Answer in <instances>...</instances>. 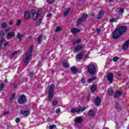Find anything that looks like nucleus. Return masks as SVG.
<instances>
[{
    "label": "nucleus",
    "mask_w": 129,
    "mask_h": 129,
    "mask_svg": "<svg viewBox=\"0 0 129 129\" xmlns=\"http://www.w3.org/2000/svg\"><path fill=\"white\" fill-rule=\"evenodd\" d=\"M4 87H5V85L4 84V83H2L0 84V91H2Z\"/></svg>",
    "instance_id": "f704fd0d"
},
{
    "label": "nucleus",
    "mask_w": 129,
    "mask_h": 129,
    "mask_svg": "<svg viewBox=\"0 0 129 129\" xmlns=\"http://www.w3.org/2000/svg\"><path fill=\"white\" fill-rule=\"evenodd\" d=\"M115 108H117V109H119V104H118V103H116V105H115Z\"/></svg>",
    "instance_id": "a18cd8bd"
},
{
    "label": "nucleus",
    "mask_w": 129,
    "mask_h": 129,
    "mask_svg": "<svg viewBox=\"0 0 129 129\" xmlns=\"http://www.w3.org/2000/svg\"><path fill=\"white\" fill-rule=\"evenodd\" d=\"M53 96H54V93H48V96L47 97L48 98V101H51L53 98Z\"/></svg>",
    "instance_id": "412c9836"
},
{
    "label": "nucleus",
    "mask_w": 129,
    "mask_h": 129,
    "mask_svg": "<svg viewBox=\"0 0 129 129\" xmlns=\"http://www.w3.org/2000/svg\"><path fill=\"white\" fill-rule=\"evenodd\" d=\"M72 43L73 45H75V44H76V41H75L74 39H73L72 40Z\"/></svg>",
    "instance_id": "5fc2aeb1"
},
{
    "label": "nucleus",
    "mask_w": 129,
    "mask_h": 129,
    "mask_svg": "<svg viewBox=\"0 0 129 129\" xmlns=\"http://www.w3.org/2000/svg\"><path fill=\"white\" fill-rule=\"evenodd\" d=\"M21 23H22V20H21V19H19L16 22V25L18 27H19V26H20V25H21Z\"/></svg>",
    "instance_id": "72a5a7b5"
},
{
    "label": "nucleus",
    "mask_w": 129,
    "mask_h": 129,
    "mask_svg": "<svg viewBox=\"0 0 129 129\" xmlns=\"http://www.w3.org/2000/svg\"><path fill=\"white\" fill-rule=\"evenodd\" d=\"M60 111H61V110H60V108H58L56 110L55 112L56 113H59V112H60Z\"/></svg>",
    "instance_id": "3c124183"
},
{
    "label": "nucleus",
    "mask_w": 129,
    "mask_h": 129,
    "mask_svg": "<svg viewBox=\"0 0 129 129\" xmlns=\"http://www.w3.org/2000/svg\"><path fill=\"white\" fill-rule=\"evenodd\" d=\"M81 82H82L83 84H85V78H82L81 80Z\"/></svg>",
    "instance_id": "49530a36"
},
{
    "label": "nucleus",
    "mask_w": 129,
    "mask_h": 129,
    "mask_svg": "<svg viewBox=\"0 0 129 129\" xmlns=\"http://www.w3.org/2000/svg\"><path fill=\"white\" fill-rule=\"evenodd\" d=\"M26 110H20V113L24 115V116H28L29 114H30V110H29V108H26Z\"/></svg>",
    "instance_id": "0eeeda50"
},
{
    "label": "nucleus",
    "mask_w": 129,
    "mask_h": 129,
    "mask_svg": "<svg viewBox=\"0 0 129 129\" xmlns=\"http://www.w3.org/2000/svg\"><path fill=\"white\" fill-rule=\"evenodd\" d=\"M91 90L92 92H95V91H96V85L94 84V85H92V86L91 87Z\"/></svg>",
    "instance_id": "bb28decb"
},
{
    "label": "nucleus",
    "mask_w": 129,
    "mask_h": 129,
    "mask_svg": "<svg viewBox=\"0 0 129 129\" xmlns=\"http://www.w3.org/2000/svg\"><path fill=\"white\" fill-rule=\"evenodd\" d=\"M10 25H11V26L13 25V23L11 21L10 22Z\"/></svg>",
    "instance_id": "338daca9"
},
{
    "label": "nucleus",
    "mask_w": 129,
    "mask_h": 129,
    "mask_svg": "<svg viewBox=\"0 0 129 129\" xmlns=\"http://www.w3.org/2000/svg\"><path fill=\"white\" fill-rule=\"evenodd\" d=\"M118 59H119V58H118V57L115 56L113 58V62H117V60H118Z\"/></svg>",
    "instance_id": "ea45409f"
},
{
    "label": "nucleus",
    "mask_w": 129,
    "mask_h": 129,
    "mask_svg": "<svg viewBox=\"0 0 129 129\" xmlns=\"http://www.w3.org/2000/svg\"><path fill=\"white\" fill-rule=\"evenodd\" d=\"M119 18L117 17L116 18H112L109 20V23H116L117 22V20H118Z\"/></svg>",
    "instance_id": "393cba45"
},
{
    "label": "nucleus",
    "mask_w": 129,
    "mask_h": 129,
    "mask_svg": "<svg viewBox=\"0 0 129 129\" xmlns=\"http://www.w3.org/2000/svg\"><path fill=\"white\" fill-rule=\"evenodd\" d=\"M88 71L90 75L93 76V75H95V74H96V72H97V70L95 67V65H94V64L93 63H92V64H89L88 66Z\"/></svg>",
    "instance_id": "7ed1b4c3"
},
{
    "label": "nucleus",
    "mask_w": 129,
    "mask_h": 129,
    "mask_svg": "<svg viewBox=\"0 0 129 129\" xmlns=\"http://www.w3.org/2000/svg\"><path fill=\"white\" fill-rule=\"evenodd\" d=\"M88 115L91 117L95 116V111H94V110H90L88 112Z\"/></svg>",
    "instance_id": "f3484780"
},
{
    "label": "nucleus",
    "mask_w": 129,
    "mask_h": 129,
    "mask_svg": "<svg viewBox=\"0 0 129 129\" xmlns=\"http://www.w3.org/2000/svg\"><path fill=\"white\" fill-rule=\"evenodd\" d=\"M5 36V33L3 31H0V39L4 38Z\"/></svg>",
    "instance_id": "4c0bfd02"
},
{
    "label": "nucleus",
    "mask_w": 129,
    "mask_h": 129,
    "mask_svg": "<svg viewBox=\"0 0 129 129\" xmlns=\"http://www.w3.org/2000/svg\"><path fill=\"white\" fill-rule=\"evenodd\" d=\"M24 17L25 20H28V19H31L32 16H31V14L29 11H26L24 14Z\"/></svg>",
    "instance_id": "f8f14e48"
},
{
    "label": "nucleus",
    "mask_w": 129,
    "mask_h": 129,
    "mask_svg": "<svg viewBox=\"0 0 129 129\" xmlns=\"http://www.w3.org/2000/svg\"><path fill=\"white\" fill-rule=\"evenodd\" d=\"M92 79H91V78H90V79H89L88 80V83H91L92 82Z\"/></svg>",
    "instance_id": "4d7b16f0"
},
{
    "label": "nucleus",
    "mask_w": 129,
    "mask_h": 129,
    "mask_svg": "<svg viewBox=\"0 0 129 129\" xmlns=\"http://www.w3.org/2000/svg\"><path fill=\"white\" fill-rule=\"evenodd\" d=\"M70 70L71 71H72V72H73V73H74V74H76L77 72H78V70L77 69V68L74 67H72L70 68Z\"/></svg>",
    "instance_id": "aec40b11"
},
{
    "label": "nucleus",
    "mask_w": 129,
    "mask_h": 129,
    "mask_svg": "<svg viewBox=\"0 0 129 129\" xmlns=\"http://www.w3.org/2000/svg\"><path fill=\"white\" fill-rule=\"evenodd\" d=\"M129 45V40L125 42L124 45L122 46V48L123 50H126L128 48Z\"/></svg>",
    "instance_id": "2eb2a0df"
},
{
    "label": "nucleus",
    "mask_w": 129,
    "mask_h": 129,
    "mask_svg": "<svg viewBox=\"0 0 129 129\" xmlns=\"http://www.w3.org/2000/svg\"><path fill=\"white\" fill-rule=\"evenodd\" d=\"M87 17H88V16L87 15V14H86V13H85L83 15L82 18L84 21H85V20H86V19H87Z\"/></svg>",
    "instance_id": "c85d7f7f"
},
{
    "label": "nucleus",
    "mask_w": 129,
    "mask_h": 129,
    "mask_svg": "<svg viewBox=\"0 0 129 129\" xmlns=\"http://www.w3.org/2000/svg\"><path fill=\"white\" fill-rule=\"evenodd\" d=\"M86 109V107L84 106L81 108L80 107L79 108H73L71 109V112L72 113H79V112H83Z\"/></svg>",
    "instance_id": "20e7f679"
},
{
    "label": "nucleus",
    "mask_w": 129,
    "mask_h": 129,
    "mask_svg": "<svg viewBox=\"0 0 129 129\" xmlns=\"http://www.w3.org/2000/svg\"><path fill=\"white\" fill-rule=\"evenodd\" d=\"M46 17L47 18H51L52 17V14H47Z\"/></svg>",
    "instance_id": "864d4df0"
},
{
    "label": "nucleus",
    "mask_w": 129,
    "mask_h": 129,
    "mask_svg": "<svg viewBox=\"0 0 129 129\" xmlns=\"http://www.w3.org/2000/svg\"><path fill=\"white\" fill-rule=\"evenodd\" d=\"M43 38V34L39 35L37 38V41L38 42V44H41V42H42V39Z\"/></svg>",
    "instance_id": "b1692460"
},
{
    "label": "nucleus",
    "mask_w": 129,
    "mask_h": 129,
    "mask_svg": "<svg viewBox=\"0 0 129 129\" xmlns=\"http://www.w3.org/2000/svg\"><path fill=\"white\" fill-rule=\"evenodd\" d=\"M82 48H83V45H78L75 48L74 51L75 53H77V52L80 51Z\"/></svg>",
    "instance_id": "4468645a"
},
{
    "label": "nucleus",
    "mask_w": 129,
    "mask_h": 129,
    "mask_svg": "<svg viewBox=\"0 0 129 129\" xmlns=\"http://www.w3.org/2000/svg\"><path fill=\"white\" fill-rule=\"evenodd\" d=\"M103 17V11L100 10V11L99 12L97 19L98 20H100L101 18Z\"/></svg>",
    "instance_id": "6ab92c4d"
},
{
    "label": "nucleus",
    "mask_w": 129,
    "mask_h": 129,
    "mask_svg": "<svg viewBox=\"0 0 129 129\" xmlns=\"http://www.w3.org/2000/svg\"><path fill=\"white\" fill-rule=\"evenodd\" d=\"M11 31V28L8 27L7 29L5 30V31L6 32H10Z\"/></svg>",
    "instance_id": "8fccbe9b"
},
{
    "label": "nucleus",
    "mask_w": 129,
    "mask_h": 129,
    "mask_svg": "<svg viewBox=\"0 0 129 129\" xmlns=\"http://www.w3.org/2000/svg\"><path fill=\"white\" fill-rule=\"evenodd\" d=\"M124 12V9H123V8H120L119 9L118 14L119 15H120V14H122Z\"/></svg>",
    "instance_id": "c756f323"
},
{
    "label": "nucleus",
    "mask_w": 129,
    "mask_h": 129,
    "mask_svg": "<svg viewBox=\"0 0 129 129\" xmlns=\"http://www.w3.org/2000/svg\"><path fill=\"white\" fill-rule=\"evenodd\" d=\"M23 34L20 33L17 34V38L19 40L20 42H22V38H23Z\"/></svg>",
    "instance_id": "4be33fe9"
},
{
    "label": "nucleus",
    "mask_w": 129,
    "mask_h": 129,
    "mask_svg": "<svg viewBox=\"0 0 129 129\" xmlns=\"http://www.w3.org/2000/svg\"><path fill=\"white\" fill-rule=\"evenodd\" d=\"M8 113H9L8 112H3L4 115H6L8 114Z\"/></svg>",
    "instance_id": "e2e57ef3"
},
{
    "label": "nucleus",
    "mask_w": 129,
    "mask_h": 129,
    "mask_svg": "<svg viewBox=\"0 0 129 129\" xmlns=\"http://www.w3.org/2000/svg\"><path fill=\"white\" fill-rule=\"evenodd\" d=\"M76 43L77 44H79V43H80V42H81V39H79L76 40Z\"/></svg>",
    "instance_id": "13d9d810"
},
{
    "label": "nucleus",
    "mask_w": 129,
    "mask_h": 129,
    "mask_svg": "<svg viewBox=\"0 0 129 129\" xmlns=\"http://www.w3.org/2000/svg\"><path fill=\"white\" fill-rule=\"evenodd\" d=\"M82 57H83V53H79L76 55V57L78 60H81L82 59Z\"/></svg>",
    "instance_id": "5701e85b"
},
{
    "label": "nucleus",
    "mask_w": 129,
    "mask_h": 129,
    "mask_svg": "<svg viewBox=\"0 0 129 129\" xmlns=\"http://www.w3.org/2000/svg\"><path fill=\"white\" fill-rule=\"evenodd\" d=\"M127 30V26H120L117 28L115 29L112 33L113 39H118L122 34L125 33Z\"/></svg>",
    "instance_id": "f257e3e1"
},
{
    "label": "nucleus",
    "mask_w": 129,
    "mask_h": 129,
    "mask_svg": "<svg viewBox=\"0 0 129 129\" xmlns=\"http://www.w3.org/2000/svg\"><path fill=\"white\" fill-rule=\"evenodd\" d=\"M6 28H7V23H6V22L3 23L1 24V28L2 29H6Z\"/></svg>",
    "instance_id": "2f4dec72"
},
{
    "label": "nucleus",
    "mask_w": 129,
    "mask_h": 129,
    "mask_svg": "<svg viewBox=\"0 0 129 129\" xmlns=\"http://www.w3.org/2000/svg\"><path fill=\"white\" fill-rule=\"evenodd\" d=\"M18 52L17 51H14L13 53L11 54V58H13L15 55H17Z\"/></svg>",
    "instance_id": "a19ab883"
},
{
    "label": "nucleus",
    "mask_w": 129,
    "mask_h": 129,
    "mask_svg": "<svg viewBox=\"0 0 129 129\" xmlns=\"http://www.w3.org/2000/svg\"><path fill=\"white\" fill-rule=\"evenodd\" d=\"M4 41H5V39H4L3 38H1V39H0V44H1V45H3Z\"/></svg>",
    "instance_id": "de8ad7c7"
},
{
    "label": "nucleus",
    "mask_w": 129,
    "mask_h": 129,
    "mask_svg": "<svg viewBox=\"0 0 129 129\" xmlns=\"http://www.w3.org/2000/svg\"><path fill=\"white\" fill-rule=\"evenodd\" d=\"M15 97V94H12L11 98H10V101H12L13 99H14Z\"/></svg>",
    "instance_id": "603ef678"
},
{
    "label": "nucleus",
    "mask_w": 129,
    "mask_h": 129,
    "mask_svg": "<svg viewBox=\"0 0 129 129\" xmlns=\"http://www.w3.org/2000/svg\"><path fill=\"white\" fill-rule=\"evenodd\" d=\"M94 104L96 106H99L100 104L101 103V99L99 97H96L95 101H94Z\"/></svg>",
    "instance_id": "6e6552de"
},
{
    "label": "nucleus",
    "mask_w": 129,
    "mask_h": 129,
    "mask_svg": "<svg viewBox=\"0 0 129 129\" xmlns=\"http://www.w3.org/2000/svg\"><path fill=\"white\" fill-rule=\"evenodd\" d=\"M91 79H92V80L93 81V80H95V79H96V77L91 78Z\"/></svg>",
    "instance_id": "680f3d73"
},
{
    "label": "nucleus",
    "mask_w": 129,
    "mask_h": 129,
    "mask_svg": "<svg viewBox=\"0 0 129 129\" xmlns=\"http://www.w3.org/2000/svg\"><path fill=\"white\" fill-rule=\"evenodd\" d=\"M42 18L40 19L36 23L35 26L36 27H39L40 25H41V23H42Z\"/></svg>",
    "instance_id": "cd10ccee"
},
{
    "label": "nucleus",
    "mask_w": 129,
    "mask_h": 129,
    "mask_svg": "<svg viewBox=\"0 0 129 129\" xmlns=\"http://www.w3.org/2000/svg\"><path fill=\"white\" fill-rule=\"evenodd\" d=\"M33 46H30L29 47V50L25 54V58L24 60V65H28L30 63V58L32 57V54L33 53Z\"/></svg>",
    "instance_id": "f03ea898"
},
{
    "label": "nucleus",
    "mask_w": 129,
    "mask_h": 129,
    "mask_svg": "<svg viewBox=\"0 0 129 129\" xmlns=\"http://www.w3.org/2000/svg\"><path fill=\"white\" fill-rule=\"evenodd\" d=\"M81 30L77 28H72L71 30V33H72V34H76L77 33H79V32H80Z\"/></svg>",
    "instance_id": "dca6fc26"
},
{
    "label": "nucleus",
    "mask_w": 129,
    "mask_h": 129,
    "mask_svg": "<svg viewBox=\"0 0 129 129\" xmlns=\"http://www.w3.org/2000/svg\"><path fill=\"white\" fill-rule=\"evenodd\" d=\"M58 103V102H57V101H53L52 102V105L53 106H55V105Z\"/></svg>",
    "instance_id": "37998d69"
},
{
    "label": "nucleus",
    "mask_w": 129,
    "mask_h": 129,
    "mask_svg": "<svg viewBox=\"0 0 129 129\" xmlns=\"http://www.w3.org/2000/svg\"><path fill=\"white\" fill-rule=\"evenodd\" d=\"M62 66L65 68H67L69 67V63H67L66 62H62Z\"/></svg>",
    "instance_id": "7c9ffc66"
},
{
    "label": "nucleus",
    "mask_w": 129,
    "mask_h": 129,
    "mask_svg": "<svg viewBox=\"0 0 129 129\" xmlns=\"http://www.w3.org/2000/svg\"><path fill=\"white\" fill-rule=\"evenodd\" d=\"M31 12L32 13V18L33 20H37L39 16H40V11H38L37 13L34 10H31Z\"/></svg>",
    "instance_id": "423d86ee"
},
{
    "label": "nucleus",
    "mask_w": 129,
    "mask_h": 129,
    "mask_svg": "<svg viewBox=\"0 0 129 129\" xmlns=\"http://www.w3.org/2000/svg\"><path fill=\"white\" fill-rule=\"evenodd\" d=\"M14 37H15V32H10L7 34V40H11V39H12V38H14Z\"/></svg>",
    "instance_id": "9b49d317"
},
{
    "label": "nucleus",
    "mask_w": 129,
    "mask_h": 129,
    "mask_svg": "<svg viewBox=\"0 0 129 129\" xmlns=\"http://www.w3.org/2000/svg\"><path fill=\"white\" fill-rule=\"evenodd\" d=\"M71 11V9L70 8L68 9L64 13V16H68L69 12Z\"/></svg>",
    "instance_id": "473e14b6"
},
{
    "label": "nucleus",
    "mask_w": 129,
    "mask_h": 129,
    "mask_svg": "<svg viewBox=\"0 0 129 129\" xmlns=\"http://www.w3.org/2000/svg\"><path fill=\"white\" fill-rule=\"evenodd\" d=\"M75 123H82L83 122V118L81 116L77 117L75 119Z\"/></svg>",
    "instance_id": "9d476101"
},
{
    "label": "nucleus",
    "mask_w": 129,
    "mask_h": 129,
    "mask_svg": "<svg viewBox=\"0 0 129 129\" xmlns=\"http://www.w3.org/2000/svg\"><path fill=\"white\" fill-rule=\"evenodd\" d=\"M122 94L121 91H117L114 94V98H118Z\"/></svg>",
    "instance_id": "ddd939ff"
},
{
    "label": "nucleus",
    "mask_w": 129,
    "mask_h": 129,
    "mask_svg": "<svg viewBox=\"0 0 129 129\" xmlns=\"http://www.w3.org/2000/svg\"><path fill=\"white\" fill-rule=\"evenodd\" d=\"M29 76L31 78H33V76H34V73L33 72H30L29 74Z\"/></svg>",
    "instance_id": "c03bdc74"
},
{
    "label": "nucleus",
    "mask_w": 129,
    "mask_h": 129,
    "mask_svg": "<svg viewBox=\"0 0 129 129\" xmlns=\"http://www.w3.org/2000/svg\"><path fill=\"white\" fill-rule=\"evenodd\" d=\"M41 65H42V63L40 61H39L38 62V66H41Z\"/></svg>",
    "instance_id": "0e129e2a"
},
{
    "label": "nucleus",
    "mask_w": 129,
    "mask_h": 129,
    "mask_svg": "<svg viewBox=\"0 0 129 129\" xmlns=\"http://www.w3.org/2000/svg\"><path fill=\"white\" fill-rule=\"evenodd\" d=\"M54 89H55V86L54 85L51 84L49 86V90L48 91V93H54Z\"/></svg>",
    "instance_id": "a211bd4d"
},
{
    "label": "nucleus",
    "mask_w": 129,
    "mask_h": 129,
    "mask_svg": "<svg viewBox=\"0 0 129 129\" xmlns=\"http://www.w3.org/2000/svg\"><path fill=\"white\" fill-rule=\"evenodd\" d=\"M15 120L17 123H19V122L20 121L21 119H20V118H17Z\"/></svg>",
    "instance_id": "6e6d98bb"
},
{
    "label": "nucleus",
    "mask_w": 129,
    "mask_h": 129,
    "mask_svg": "<svg viewBox=\"0 0 129 129\" xmlns=\"http://www.w3.org/2000/svg\"><path fill=\"white\" fill-rule=\"evenodd\" d=\"M90 97H91V96H90V94H87V99L88 101L90 100Z\"/></svg>",
    "instance_id": "09e8293b"
},
{
    "label": "nucleus",
    "mask_w": 129,
    "mask_h": 129,
    "mask_svg": "<svg viewBox=\"0 0 129 129\" xmlns=\"http://www.w3.org/2000/svg\"><path fill=\"white\" fill-rule=\"evenodd\" d=\"M47 3L50 5H52L54 3V0H47Z\"/></svg>",
    "instance_id": "79ce46f5"
},
{
    "label": "nucleus",
    "mask_w": 129,
    "mask_h": 129,
    "mask_svg": "<svg viewBox=\"0 0 129 129\" xmlns=\"http://www.w3.org/2000/svg\"><path fill=\"white\" fill-rule=\"evenodd\" d=\"M61 31V27L58 26L56 27V28L55 29V33H58V32H60Z\"/></svg>",
    "instance_id": "c9c22d12"
},
{
    "label": "nucleus",
    "mask_w": 129,
    "mask_h": 129,
    "mask_svg": "<svg viewBox=\"0 0 129 129\" xmlns=\"http://www.w3.org/2000/svg\"><path fill=\"white\" fill-rule=\"evenodd\" d=\"M108 93L109 95H110V96L113 95V90H108Z\"/></svg>",
    "instance_id": "e433bc0d"
},
{
    "label": "nucleus",
    "mask_w": 129,
    "mask_h": 129,
    "mask_svg": "<svg viewBox=\"0 0 129 129\" xmlns=\"http://www.w3.org/2000/svg\"><path fill=\"white\" fill-rule=\"evenodd\" d=\"M27 101V98L25 95H21L19 98H18V103L19 104H23Z\"/></svg>",
    "instance_id": "39448f33"
},
{
    "label": "nucleus",
    "mask_w": 129,
    "mask_h": 129,
    "mask_svg": "<svg viewBox=\"0 0 129 129\" xmlns=\"http://www.w3.org/2000/svg\"><path fill=\"white\" fill-rule=\"evenodd\" d=\"M8 42L4 43V47H6V46H7L8 45Z\"/></svg>",
    "instance_id": "69168bd1"
},
{
    "label": "nucleus",
    "mask_w": 129,
    "mask_h": 129,
    "mask_svg": "<svg viewBox=\"0 0 129 129\" xmlns=\"http://www.w3.org/2000/svg\"><path fill=\"white\" fill-rule=\"evenodd\" d=\"M52 128H56V125L55 124L50 125L49 126V129H52Z\"/></svg>",
    "instance_id": "58836bf2"
},
{
    "label": "nucleus",
    "mask_w": 129,
    "mask_h": 129,
    "mask_svg": "<svg viewBox=\"0 0 129 129\" xmlns=\"http://www.w3.org/2000/svg\"><path fill=\"white\" fill-rule=\"evenodd\" d=\"M84 20H83L82 19V18H79L77 21V26H79V25H81V24L82 23V22H83Z\"/></svg>",
    "instance_id": "a878e982"
},
{
    "label": "nucleus",
    "mask_w": 129,
    "mask_h": 129,
    "mask_svg": "<svg viewBox=\"0 0 129 129\" xmlns=\"http://www.w3.org/2000/svg\"><path fill=\"white\" fill-rule=\"evenodd\" d=\"M88 56H89L88 54H85V58L87 59V58H89Z\"/></svg>",
    "instance_id": "bf43d9fd"
},
{
    "label": "nucleus",
    "mask_w": 129,
    "mask_h": 129,
    "mask_svg": "<svg viewBox=\"0 0 129 129\" xmlns=\"http://www.w3.org/2000/svg\"><path fill=\"white\" fill-rule=\"evenodd\" d=\"M99 32H100V29H99V28L97 29V34H99Z\"/></svg>",
    "instance_id": "052dcab7"
},
{
    "label": "nucleus",
    "mask_w": 129,
    "mask_h": 129,
    "mask_svg": "<svg viewBox=\"0 0 129 129\" xmlns=\"http://www.w3.org/2000/svg\"><path fill=\"white\" fill-rule=\"evenodd\" d=\"M91 16H92V17H94V14H91Z\"/></svg>",
    "instance_id": "774afa93"
},
{
    "label": "nucleus",
    "mask_w": 129,
    "mask_h": 129,
    "mask_svg": "<svg viewBox=\"0 0 129 129\" xmlns=\"http://www.w3.org/2000/svg\"><path fill=\"white\" fill-rule=\"evenodd\" d=\"M106 77L110 83H112V81L113 80V74L111 73H109L107 75Z\"/></svg>",
    "instance_id": "1a4fd4ad"
}]
</instances>
